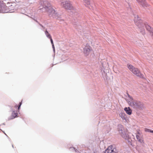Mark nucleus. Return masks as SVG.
Here are the masks:
<instances>
[{"instance_id":"obj_1","label":"nucleus","mask_w":153,"mask_h":153,"mask_svg":"<svg viewBox=\"0 0 153 153\" xmlns=\"http://www.w3.org/2000/svg\"><path fill=\"white\" fill-rule=\"evenodd\" d=\"M134 17L135 23L140 29V32L143 35H144L145 33V30L143 28L144 25L145 26L146 30L150 33H152L153 31V28L148 25L147 22L143 23L142 20L140 19V18L138 16V15H134Z\"/></svg>"},{"instance_id":"obj_2","label":"nucleus","mask_w":153,"mask_h":153,"mask_svg":"<svg viewBox=\"0 0 153 153\" xmlns=\"http://www.w3.org/2000/svg\"><path fill=\"white\" fill-rule=\"evenodd\" d=\"M39 9L45 10L48 13L50 16L57 14V13L51 6V4L48 1H40L39 3Z\"/></svg>"},{"instance_id":"obj_3","label":"nucleus","mask_w":153,"mask_h":153,"mask_svg":"<svg viewBox=\"0 0 153 153\" xmlns=\"http://www.w3.org/2000/svg\"><path fill=\"white\" fill-rule=\"evenodd\" d=\"M9 2L7 3V5L10 4ZM8 5V6H6L5 4L3 2L0 1V13H12L13 11H12V10H9L11 7L13 6L12 4L10 5Z\"/></svg>"},{"instance_id":"obj_4","label":"nucleus","mask_w":153,"mask_h":153,"mask_svg":"<svg viewBox=\"0 0 153 153\" xmlns=\"http://www.w3.org/2000/svg\"><path fill=\"white\" fill-rule=\"evenodd\" d=\"M129 105L134 108H137L142 110L144 108V105L141 102L134 100L132 101H127Z\"/></svg>"},{"instance_id":"obj_5","label":"nucleus","mask_w":153,"mask_h":153,"mask_svg":"<svg viewBox=\"0 0 153 153\" xmlns=\"http://www.w3.org/2000/svg\"><path fill=\"white\" fill-rule=\"evenodd\" d=\"M61 5L66 9L72 10L73 13H75V10L70 4L69 1H65L61 3Z\"/></svg>"},{"instance_id":"obj_6","label":"nucleus","mask_w":153,"mask_h":153,"mask_svg":"<svg viewBox=\"0 0 153 153\" xmlns=\"http://www.w3.org/2000/svg\"><path fill=\"white\" fill-rule=\"evenodd\" d=\"M119 133L120 136L123 138L127 140L128 142H130L129 139H130V138L128 134L126 133L124 129L123 130L119 131Z\"/></svg>"},{"instance_id":"obj_7","label":"nucleus","mask_w":153,"mask_h":153,"mask_svg":"<svg viewBox=\"0 0 153 153\" xmlns=\"http://www.w3.org/2000/svg\"><path fill=\"white\" fill-rule=\"evenodd\" d=\"M132 72L137 76L143 79H145L144 75L141 73L138 68H135L133 69V70H132Z\"/></svg>"},{"instance_id":"obj_8","label":"nucleus","mask_w":153,"mask_h":153,"mask_svg":"<svg viewBox=\"0 0 153 153\" xmlns=\"http://www.w3.org/2000/svg\"><path fill=\"white\" fill-rule=\"evenodd\" d=\"M91 50L90 47L87 44L83 49V53L85 56H88Z\"/></svg>"},{"instance_id":"obj_9","label":"nucleus","mask_w":153,"mask_h":153,"mask_svg":"<svg viewBox=\"0 0 153 153\" xmlns=\"http://www.w3.org/2000/svg\"><path fill=\"white\" fill-rule=\"evenodd\" d=\"M114 150H116L115 149H112V146L110 145L105 150V153H117Z\"/></svg>"},{"instance_id":"obj_10","label":"nucleus","mask_w":153,"mask_h":153,"mask_svg":"<svg viewBox=\"0 0 153 153\" xmlns=\"http://www.w3.org/2000/svg\"><path fill=\"white\" fill-rule=\"evenodd\" d=\"M18 114L16 111L15 110L12 111L11 116L8 118L9 120L13 119L17 117L18 116Z\"/></svg>"},{"instance_id":"obj_11","label":"nucleus","mask_w":153,"mask_h":153,"mask_svg":"<svg viewBox=\"0 0 153 153\" xmlns=\"http://www.w3.org/2000/svg\"><path fill=\"white\" fill-rule=\"evenodd\" d=\"M137 1L143 7H147L148 5L145 0H137Z\"/></svg>"},{"instance_id":"obj_12","label":"nucleus","mask_w":153,"mask_h":153,"mask_svg":"<svg viewBox=\"0 0 153 153\" xmlns=\"http://www.w3.org/2000/svg\"><path fill=\"white\" fill-rule=\"evenodd\" d=\"M124 111L126 113L129 115H130L132 113V110L129 107H125L124 108Z\"/></svg>"},{"instance_id":"obj_13","label":"nucleus","mask_w":153,"mask_h":153,"mask_svg":"<svg viewBox=\"0 0 153 153\" xmlns=\"http://www.w3.org/2000/svg\"><path fill=\"white\" fill-rule=\"evenodd\" d=\"M120 115L123 119L126 120L127 116L125 113H121L120 114Z\"/></svg>"},{"instance_id":"obj_14","label":"nucleus","mask_w":153,"mask_h":153,"mask_svg":"<svg viewBox=\"0 0 153 153\" xmlns=\"http://www.w3.org/2000/svg\"><path fill=\"white\" fill-rule=\"evenodd\" d=\"M117 129L119 131L124 130V128L123 125L121 124H119L117 126Z\"/></svg>"},{"instance_id":"obj_15","label":"nucleus","mask_w":153,"mask_h":153,"mask_svg":"<svg viewBox=\"0 0 153 153\" xmlns=\"http://www.w3.org/2000/svg\"><path fill=\"white\" fill-rule=\"evenodd\" d=\"M127 67L131 71L132 70H133V69L135 68V67H134L132 65L129 64H127Z\"/></svg>"},{"instance_id":"obj_16","label":"nucleus","mask_w":153,"mask_h":153,"mask_svg":"<svg viewBox=\"0 0 153 153\" xmlns=\"http://www.w3.org/2000/svg\"><path fill=\"white\" fill-rule=\"evenodd\" d=\"M45 33L48 38L50 39V38H52L51 36L47 30H46V31H45Z\"/></svg>"},{"instance_id":"obj_17","label":"nucleus","mask_w":153,"mask_h":153,"mask_svg":"<svg viewBox=\"0 0 153 153\" xmlns=\"http://www.w3.org/2000/svg\"><path fill=\"white\" fill-rule=\"evenodd\" d=\"M127 94L128 97L130 99V100H128V101H130V102L134 100L133 98H132V97L128 93H127Z\"/></svg>"},{"instance_id":"obj_18","label":"nucleus","mask_w":153,"mask_h":153,"mask_svg":"<svg viewBox=\"0 0 153 153\" xmlns=\"http://www.w3.org/2000/svg\"><path fill=\"white\" fill-rule=\"evenodd\" d=\"M136 137L138 141L140 143H142V140L140 139V137L139 135H137Z\"/></svg>"},{"instance_id":"obj_19","label":"nucleus","mask_w":153,"mask_h":153,"mask_svg":"<svg viewBox=\"0 0 153 153\" xmlns=\"http://www.w3.org/2000/svg\"><path fill=\"white\" fill-rule=\"evenodd\" d=\"M75 28L77 30L79 29L81 30L82 29V27L80 25H76L75 27Z\"/></svg>"},{"instance_id":"obj_20","label":"nucleus","mask_w":153,"mask_h":153,"mask_svg":"<svg viewBox=\"0 0 153 153\" xmlns=\"http://www.w3.org/2000/svg\"><path fill=\"white\" fill-rule=\"evenodd\" d=\"M145 131L146 132H151L152 133L153 130H151L149 129L146 128L145 129Z\"/></svg>"},{"instance_id":"obj_21","label":"nucleus","mask_w":153,"mask_h":153,"mask_svg":"<svg viewBox=\"0 0 153 153\" xmlns=\"http://www.w3.org/2000/svg\"><path fill=\"white\" fill-rule=\"evenodd\" d=\"M87 5H89L90 4L89 0H83Z\"/></svg>"},{"instance_id":"obj_22","label":"nucleus","mask_w":153,"mask_h":153,"mask_svg":"<svg viewBox=\"0 0 153 153\" xmlns=\"http://www.w3.org/2000/svg\"><path fill=\"white\" fill-rule=\"evenodd\" d=\"M22 104V102H20L18 105V110H19V109H20V107Z\"/></svg>"},{"instance_id":"obj_23","label":"nucleus","mask_w":153,"mask_h":153,"mask_svg":"<svg viewBox=\"0 0 153 153\" xmlns=\"http://www.w3.org/2000/svg\"><path fill=\"white\" fill-rule=\"evenodd\" d=\"M8 106L10 108V111H14V110H13V106H12V105H9Z\"/></svg>"},{"instance_id":"obj_24","label":"nucleus","mask_w":153,"mask_h":153,"mask_svg":"<svg viewBox=\"0 0 153 153\" xmlns=\"http://www.w3.org/2000/svg\"><path fill=\"white\" fill-rule=\"evenodd\" d=\"M75 149V148L73 147H70L69 148V150L71 151H74V149Z\"/></svg>"},{"instance_id":"obj_25","label":"nucleus","mask_w":153,"mask_h":153,"mask_svg":"<svg viewBox=\"0 0 153 153\" xmlns=\"http://www.w3.org/2000/svg\"><path fill=\"white\" fill-rule=\"evenodd\" d=\"M50 40L51 42L52 45V44H54L53 43V39H52V38H51L50 39Z\"/></svg>"},{"instance_id":"obj_26","label":"nucleus","mask_w":153,"mask_h":153,"mask_svg":"<svg viewBox=\"0 0 153 153\" xmlns=\"http://www.w3.org/2000/svg\"><path fill=\"white\" fill-rule=\"evenodd\" d=\"M34 19V20L35 21H36L37 22V23H38L39 24V25L40 26H41L42 27V25L41 24L39 23L38 22V21H37V20H35V19Z\"/></svg>"},{"instance_id":"obj_27","label":"nucleus","mask_w":153,"mask_h":153,"mask_svg":"<svg viewBox=\"0 0 153 153\" xmlns=\"http://www.w3.org/2000/svg\"><path fill=\"white\" fill-rule=\"evenodd\" d=\"M75 152H79L78 149H76L75 148V149H74V150Z\"/></svg>"},{"instance_id":"obj_28","label":"nucleus","mask_w":153,"mask_h":153,"mask_svg":"<svg viewBox=\"0 0 153 153\" xmlns=\"http://www.w3.org/2000/svg\"><path fill=\"white\" fill-rule=\"evenodd\" d=\"M52 47L53 49H55L54 44H52Z\"/></svg>"},{"instance_id":"obj_29","label":"nucleus","mask_w":153,"mask_h":153,"mask_svg":"<svg viewBox=\"0 0 153 153\" xmlns=\"http://www.w3.org/2000/svg\"><path fill=\"white\" fill-rule=\"evenodd\" d=\"M4 134L7 137V138L9 139V140H10V139L9 138V137H8V136L5 134V133Z\"/></svg>"},{"instance_id":"obj_30","label":"nucleus","mask_w":153,"mask_h":153,"mask_svg":"<svg viewBox=\"0 0 153 153\" xmlns=\"http://www.w3.org/2000/svg\"><path fill=\"white\" fill-rule=\"evenodd\" d=\"M53 51L54 52V53H55V49H53Z\"/></svg>"},{"instance_id":"obj_31","label":"nucleus","mask_w":153,"mask_h":153,"mask_svg":"<svg viewBox=\"0 0 153 153\" xmlns=\"http://www.w3.org/2000/svg\"><path fill=\"white\" fill-rule=\"evenodd\" d=\"M15 107L16 108H17V107H18V106H17V105H16L15 106Z\"/></svg>"},{"instance_id":"obj_32","label":"nucleus","mask_w":153,"mask_h":153,"mask_svg":"<svg viewBox=\"0 0 153 153\" xmlns=\"http://www.w3.org/2000/svg\"><path fill=\"white\" fill-rule=\"evenodd\" d=\"M42 27L43 28H45V27L43 26H42Z\"/></svg>"},{"instance_id":"obj_33","label":"nucleus","mask_w":153,"mask_h":153,"mask_svg":"<svg viewBox=\"0 0 153 153\" xmlns=\"http://www.w3.org/2000/svg\"><path fill=\"white\" fill-rule=\"evenodd\" d=\"M1 131H2V132L4 133H5V132H4V131H2V130H1Z\"/></svg>"},{"instance_id":"obj_34","label":"nucleus","mask_w":153,"mask_h":153,"mask_svg":"<svg viewBox=\"0 0 153 153\" xmlns=\"http://www.w3.org/2000/svg\"><path fill=\"white\" fill-rule=\"evenodd\" d=\"M12 146L13 148V144L12 145Z\"/></svg>"},{"instance_id":"obj_35","label":"nucleus","mask_w":153,"mask_h":153,"mask_svg":"<svg viewBox=\"0 0 153 153\" xmlns=\"http://www.w3.org/2000/svg\"><path fill=\"white\" fill-rule=\"evenodd\" d=\"M3 124L4 125H5V123H3Z\"/></svg>"},{"instance_id":"obj_36","label":"nucleus","mask_w":153,"mask_h":153,"mask_svg":"<svg viewBox=\"0 0 153 153\" xmlns=\"http://www.w3.org/2000/svg\"><path fill=\"white\" fill-rule=\"evenodd\" d=\"M152 33V35L153 36V31Z\"/></svg>"},{"instance_id":"obj_37","label":"nucleus","mask_w":153,"mask_h":153,"mask_svg":"<svg viewBox=\"0 0 153 153\" xmlns=\"http://www.w3.org/2000/svg\"><path fill=\"white\" fill-rule=\"evenodd\" d=\"M152 133H153V131Z\"/></svg>"}]
</instances>
